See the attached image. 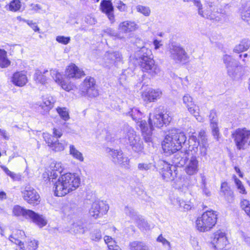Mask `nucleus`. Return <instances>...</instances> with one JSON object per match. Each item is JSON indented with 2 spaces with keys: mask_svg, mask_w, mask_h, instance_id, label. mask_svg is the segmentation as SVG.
Returning a JSON list of instances; mask_svg holds the SVG:
<instances>
[{
  "mask_svg": "<svg viewBox=\"0 0 250 250\" xmlns=\"http://www.w3.org/2000/svg\"><path fill=\"white\" fill-rule=\"evenodd\" d=\"M126 115L130 116L135 121L137 127L140 128L146 142L151 141L152 131L154 127L161 128L164 125H168L172 120L169 113L162 112L161 107L155 108L153 113L149 114V126L145 120H141L142 113L137 108H131Z\"/></svg>",
  "mask_w": 250,
  "mask_h": 250,
  "instance_id": "nucleus-1",
  "label": "nucleus"
},
{
  "mask_svg": "<svg viewBox=\"0 0 250 250\" xmlns=\"http://www.w3.org/2000/svg\"><path fill=\"white\" fill-rule=\"evenodd\" d=\"M63 169L61 163L53 162L50 164L48 174L49 181L54 184V194L58 197L75 190L81 183L80 177L74 174L66 173L60 176Z\"/></svg>",
  "mask_w": 250,
  "mask_h": 250,
  "instance_id": "nucleus-2",
  "label": "nucleus"
},
{
  "mask_svg": "<svg viewBox=\"0 0 250 250\" xmlns=\"http://www.w3.org/2000/svg\"><path fill=\"white\" fill-rule=\"evenodd\" d=\"M186 139L184 133L179 129H171L162 144L164 152L168 154L174 153L181 149L182 144L186 142Z\"/></svg>",
  "mask_w": 250,
  "mask_h": 250,
  "instance_id": "nucleus-3",
  "label": "nucleus"
},
{
  "mask_svg": "<svg viewBox=\"0 0 250 250\" xmlns=\"http://www.w3.org/2000/svg\"><path fill=\"white\" fill-rule=\"evenodd\" d=\"M12 212L15 216H22L25 219L31 220L40 228H42L47 224V221L42 215L32 210L26 209L20 206H15L13 208Z\"/></svg>",
  "mask_w": 250,
  "mask_h": 250,
  "instance_id": "nucleus-4",
  "label": "nucleus"
},
{
  "mask_svg": "<svg viewBox=\"0 0 250 250\" xmlns=\"http://www.w3.org/2000/svg\"><path fill=\"white\" fill-rule=\"evenodd\" d=\"M123 138L125 142L131 146L136 151H140L143 148V142L139 135L136 134L134 129L127 124H125L123 127Z\"/></svg>",
  "mask_w": 250,
  "mask_h": 250,
  "instance_id": "nucleus-5",
  "label": "nucleus"
},
{
  "mask_svg": "<svg viewBox=\"0 0 250 250\" xmlns=\"http://www.w3.org/2000/svg\"><path fill=\"white\" fill-rule=\"evenodd\" d=\"M216 222V212L213 210H208L197 218L196 222V227L200 231H207L214 226Z\"/></svg>",
  "mask_w": 250,
  "mask_h": 250,
  "instance_id": "nucleus-6",
  "label": "nucleus"
},
{
  "mask_svg": "<svg viewBox=\"0 0 250 250\" xmlns=\"http://www.w3.org/2000/svg\"><path fill=\"white\" fill-rule=\"evenodd\" d=\"M229 75L233 79L239 78L243 74L242 67L238 66L237 61L231 56L225 55L223 57Z\"/></svg>",
  "mask_w": 250,
  "mask_h": 250,
  "instance_id": "nucleus-7",
  "label": "nucleus"
},
{
  "mask_svg": "<svg viewBox=\"0 0 250 250\" xmlns=\"http://www.w3.org/2000/svg\"><path fill=\"white\" fill-rule=\"evenodd\" d=\"M106 151L114 164L125 168H129V160L124 155L122 150L107 148Z\"/></svg>",
  "mask_w": 250,
  "mask_h": 250,
  "instance_id": "nucleus-8",
  "label": "nucleus"
},
{
  "mask_svg": "<svg viewBox=\"0 0 250 250\" xmlns=\"http://www.w3.org/2000/svg\"><path fill=\"white\" fill-rule=\"evenodd\" d=\"M80 91L81 94L84 96L97 97L99 93L95 79L90 77H86L80 86Z\"/></svg>",
  "mask_w": 250,
  "mask_h": 250,
  "instance_id": "nucleus-9",
  "label": "nucleus"
},
{
  "mask_svg": "<svg viewBox=\"0 0 250 250\" xmlns=\"http://www.w3.org/2000/svg\"><path fill=\"white\" fill-rule=\"evenodd\" d=\"M198 13L201 17L210 20L220 21L221 19L222 13L218 12L216 6L212 2H208L204 9L203 10L202 6L201 9H199Z\"/></svg>",
  "mask_w": 250,
  "mask_h": 250,
  "instance_id": "nucleus-10",
  "label": "nucleus"
},
{
  "mask_svg": "<svg viewBox=\"0 0 250 250\" xmlns=\"http://www.w3.org/2000/svg\"><path fill=\"white\" fill-rule=\"evenodd\" d=\"M21 194L23 199L29 204L37 205L41 201L40 195L30 185H26L22 189Z\"/></svg>",
  "mask_w": 250,
  "mask_h": 250,
  "instance_id": "nucleus-11",
  "label": "nucleus"
},
{
  "mask_svg": "<svg viewBox=\"0 0 250 250\" xmlns=\"http://www.w3.org/2000/svg\"><path fill=\"white\" fill-rule=\"evenodd\" d=\"M237 148L240 150L244 148L245 145L250 138V131L245 129L238 128L231 134Z\"/></svg>",
  "mask_w": 250,
  "mask_h": 250,
  "instance_id": "nucleus-12",
  "label": "nucleus"
},
{
  "mask_svg": "<svg viewBox=\"0 0 250 250\" xmlns=\"http://www.w3.org/2000/svg\"><path fill=\"white\" fill-rule=\"evenodd\" d=\"M109 209V206L105 202L101 201L94 202L89 210L91 216L96 219L102 217L106 213Z\"/></svg>",
  "mask_w": 250,
  "mask_h": 250,
  "instance_id": "nucleus-13",
  "label": "nucleus"
},
{
  "mask_svg": "<svg viewBox=\"0 0 250 250\" xmlns=\"http://www.w3.org/2000/svg\"><path fill=\"white\" fill-rule=\"evenodd\" d=\"M43 138L48 146L55 151H62L67 146L65 141L62 140L59 142L58 139H55L53 136L47 133H43Z\"/></svg>",
  "mask_w": 250,
  "mask_h": 250,
  "instance_id": "nucleus-14",
  "label": "nucleus"
},
{
  "mask_svg": "<svg viewBox=\"0 0 250 250\" xmlns=\"http://www.w3.org/2000/svg\"><path fill=\"white\" fill-rule=\"evenodd\" d=\"M169 51L170 59L176 63L185 61L187 58V54L185 49L179 45L172 44Z\"/></svg>",
  "mask_w": 250,
  "mask_h": 250,
  "instance_id": "nucleus-15",
  "label": "nucleus"
},
{
  "mask_svg": "<svg viewBox=\"0 0 250 250\" xmlns=\"http://www.w3.org/2000/svg\"><path fill=\"white\" fill-rule=\"evenodd\" d=\"M139 65L144 72H146L153 76L159 72L160 69L155 64L152 57L139 62Z\"/></svg>",
  "mask_w": 250,
  "mask_h": 250,
  "instance_id": "nucleus-16",
  "label": "nucleus"
},
{
  "mask_svg": "<svg viewBox=\"0 0 250 250\" xmlns=\"http://www.w3.org/2000/svg\"><path fill=\"white\" fill-rule=\"evenodd\" d=\"M228 243V239L225 233L218 230L214 233L211 244L215 249L223 250Z\"/></svg>",
  "mask_w": 250,
  "mask_h": 250,
  "instance_id": "nucleus-17",
  "label": "nucleus"
},
{
  "mask_svg": "<svg viewBox=\"0 0 250 250\" xmlns=\"http://www.w3.org/2000/svg\"><path fill=\"white\" fill-rule=\"evenodd\" d=\"M172 158V166L174 167H182L185 166L188 159L189 150H178Z\"/></svg>",
  "mask_w": 250,
  "mask_h": 250,
  "instance_id": "nucleus-18",
  "label": "nucleus"
},
{
  "mask_svg": "<svg viewBox=\"0 0 250 250\" xmlns=\"http://www.w3.org/2000/svg\"><path fill=\"white\" fill-rule=\"evenodd\" d=\"M183 101L188 111L198 120L199 108L194 104L192 98L188 94H185L183 97Z\"/></svg>",
  "mask_w": 250,
  "mask_h": 250,
  "instance_id": "nucleus-19",
  "label": "nucleus"
},
{
  "mask_svg": "<svg viewBox=\"0 0 250 250\" xmlns=\"http://www.w3.org/2000/svg\"><path fill=\"white\" fill-rule=\"evenodd\" d=\"M104 65L107 67H110L113 64L120 62L122 60V55L119 52H106L104 57Z\"/></svg>",
  "mask_w": 250,
  "mask_h": 250,
  "instance_id": "nucleus-20",
  "label": "nucleus"
},
{
  "mask_svg": "<svg viewBox=\"0 0 250 250\" xmlns=\"http://www.w3.org/2000/svg\"><path fill=\"white\" fill-rule=\"evenodd\" d=\"M100 9L112 23L114 22V7L111 0H102L100 3Z\"/></svg>",
  "mask_w": 250,
  "mask_h": 250,
  "instance_id": "nucleus-21",
  "label": "nucleus"
},
{
  "mask_svg": "<svg viewBox=\"0 0 250 250\" xmlns=\"http://www.w3.org/2000/svg\"><path fill=\"white\" fill-rule=\"evenodd\" d=\"M84 75L83 71L73 63L68 66L65 72V75L67 79H79Z\"/></svg>",
  "mask_w": 250,
  "mask_h": 250,
  "instance_id": "nucleus-22",
  "label": "nucleus"
},
{
  "mask_svg": "<svg viewBox=\"0 0 250 250\" xmlns=\"http://www.w3.org/2000/svg\"><path fill=\"white\" fill-rule=\"evenodd\" d=\"M185 170L189 175H193L198 171V161L196 156H192L186 162Z\"/></svg>",
  "mask_w": 250,
  "mask_h": 250,
  "instance_id": "nucleus-23",
  "label": "nucleus"
},
{
  "mask_svg": "<svg viewBox=\"0 0 250 250\" xmlns=\"http://www.w3.org/2000/svg\"><path fill=\"white\" fill-rule=\"evenodd\" d=\"M50 75L54 81L65 90L69 91L72 89L71 85L65 80L62 79V75L57 70H50Z\"/></svg>",
  "mask_w": 250,
  "mask_h": 250,
  "instance_id": "nucleus-24",
  "label": "nucleus"
},
{
  "mask_svg": "<svg viewBox=\"0 0 250 250\" xmlns=\"http://www.w3.org/2000/svg\"><path fill=\"white\" fill-rule=\"evenodd\" d=\"M163 167L160 172L163 179L166 181L172 180L174 179L172 170H175L174 169L175 167L172 166V165L170 166V164L165 161L163 162Z\"/></svg>",
  "mask_w": 250,
  "mask_h": 250,
  "instance_id": "nucleus-25",
  "label": "nucleus"
},
{
  "mask_svg": "<svg viewBox=\"0 0 250 250\" xmlns=\"http://www.w3.org/2000/svg\"><path fill=\"white\" fill-rule=\"evenodd\" d=\"M42 100V102L40 104V106L43 110L42 114H45L53 107L55 100L52 96L50 95L43 96Z\"/></svg>",
  "mask_w": 250,
  "mask_h": 250,
  "instance_id": "nucleus-26",
  "label": "nucleus"
},
{
  "mask_svg": "<svg viewBox=\"0 0 250 250\" xmlns=\"http://www.w3.org/2000/svg\"><path fill=\"white\" fill-rule=\"evenodd\" d=\"M138 27L135 21H125L119 24L118 29L121 32L127 33L136 30Z\"/></svg>",
  "mask_w": 250,
  "mask_h": 250,
  "instance_id": "nucleus-27",
  "label": "nucleus"
},
{
  "mask_svg": "<svg viewBox=\"0 0 250 250\" xmlns=\"http://www.w3.org/2000/svg\"><path fill=\"white\" fill-rule=\"evenodd\" d=\"M12 82L17 86L22 87L27 82L26 73L24 71L17 72L13 74Z\"/></svg>",
  "mask_w": 250,
  "mask_h": 250,
  "instance_id": "nucleus-28",
  "label": "nucleus"
},
{
  "mask_svg": "<svg viewBox=\"0 0 250 250\" xmlns=\"http://www.w3.org/2000/svg\"><path fill=\"white\" fill-rule=\"evenodd\" d=\"M221 192L223 193L225 200L229 203H232L234 200L233 192L228 186L227 182H223L221 186Z\"/></svg>",
  "mask_w": 250,
  "mask_h": 250,
  "instance_id": "nucleus-29",
  "label": "nucleus"
},
{
  "mask_svg": "<svg viewBox=\"0 0 250 250\" xmlns=\"http://www.w3.org/2000/svg\"><path fill=\"white\" fill-rule=\"evenodd\" d=\"M162 91L160 89H150L144 93L143 96L145 101L149 102H154L159 99L162 95Z\"/></svg>",
  "mask_w": 250,
  "mask_h": 250,
  "instance_id": "nucleus-30",
  "label": "nucleus"
},
{
  "mask_svg": "<svg viewBox=\"0 0 250 250\" xmlns=\"http://www.w3.org/2000/svg\"><path fill=\"white\" fill-rule=\"evenodd\" d=\"M70 230L74 234H83L87 230V229L82 221L78 220L72 224Z\"/></svg>",
  "mask_w": 250,
  "mask_h": 250,
  "instance_id": "nucleus-31",
  "label": "nucleus"
},
{
  "mask_svg": "<svg viewBox=\"0 0 250 250\" xmlns=\"http://www.w3.org/2000/svg\"><path fill=\"white\" fill-rule=\"evenodd\" d=\"M198 137L201 141L199 146L200 154L202 156H205L207 154V147H208L205 132L204 131H200Z\"/></svg>",
  "mask_w": 250,
  "mask_h": 250,
  "instance_id": "nucleus-32",
  "label": "nucleus"
},
{
  "mask_svg": "<svg viewBox=\"0 0 250 250\" xmlns=\"http://www.w3.org/2000/svg\"><path fill=\"white\" fill-rule=\"evenodd\" d=\"M135 57L139 62L152 57L151 51L146 47H142L135 53Z\"/></svg>",
  "mask_w": 250,
  "mask_h": 250,
  "instance_id": "nucleus-33",
  "label": "nucleus"
},
{
  "mask_svg": "<svg viewBox=\"0 0 250 250\" xmlns=\"http://www.w3.org/2000/svg\"><path fill=\"white\" fill-rule=\"evenodd\" d=\"M250 46V41L247 39L242 40L240 43L235 46L234 51L240 53L247 50Z\"/></svg>",
  "mask_w": 250,
  "mask_h": 250,
  "instance_id": "nucleus-34",
  "label": "nucleus"
},
{
  "mask_svg": "<svg viewBox=\"0 0 250 250\" xmlns=\"http://www.w3.org/2000/svg\"><path fill=\"white\" fill-rule=\"evenodd\" d=\"M21 6V3L20 0H12L5 6V8L7 10L16 12L20 11Z\"/></svg>",
  "mask_w": 250,
  "mask_h": 250,
  "instance_id": "nucleus-35",
  "label": "nucleus"
},
{
  "mask_svg": "<svg viewBox=\"0 0 250 250\" xmlns=\"http://www.w3.org/2000/svg\"><path fill=\"white\" fill-rule=\"evenodd\" d=\"M48 72V70H45L42 73L39 70H36L34 75V80L36 83L44 84L46 81V78L44 74Z\"/></svg>",
  "mask_w": 250,
  "mask_h": 250,
  "instance_id": "nucleus-36",
  "label": "nucleus"
},
{
  "mask_svg": "<svg viewBox=\"0 0 250 250\" xmlns=\"http://www.w3.org/2000/svg\"><path fill=\"white\" fill-rule=\"evenodd\" d=\"M11 62L7 57V52L4 49H0V67L6 68L10 65Z\"/></svg>",
  "mask_w": 250,
  "mask_h": 250,
  "instance_id": "nucleus-37",
  "label": "nucleus"
},
{
  "mask_svg": "<svg viewBox=\"0 0 250 250\" xmlns=\"http://www.w3.org/2000/svg\"><path fill=\"white\" fill-rule=\"evenodd\" d=\"M130 250H150L144 242L135 241L130 243Z\"/></svg>",
  "mask_w": 250,
  "mask_h": 250,
  "instance_id": "nucleus-38",
  "label": "nucleus"
},
{
  "mask_svg": "<svg viewBox=\"0 0 250 250\" xmlns=\"http://www.w3.org/2000/svg\"><path fill=\"white\" fill-rule=\"evenodd\" d=\"M200 142L197 139L194 135H191L188 139L189 150H193L197 152L198 150V146Z\"/></svg>",
  "mask_w": 250,
  "mask_h": 250,
  "instance_id": "nucleus-39",
  "label": "nucleus"
},
{
  "mask_svg": "<svg viewBox=\"0 0 250 250\" xmlns=\"http://www.w3.org/2000/svg\"><path fill=\"white\" fill-rule=\"evenodd\" d=\"M124 212L127 216H129L131 219L134 220L135 221L141 216L138 214L137 212L136 211L134 208L131 207H129L128 206L125 207Z\"/></svg>",
  "mask_w": 250,
  "mask_h": 250,
  "instance_id": "nucleus-40",
  "label": "nucleus"
},
{
  "mask_svg": "<svg viewBox=\"0 0 250 250\" xmlns=\"http://www.w3.org/2000/svg\"><path fill=\"white\" fill-rule=\"evenodd\" d=\"M135 222L137 227L142 230H147L150 229L149 224L141 215L135 221Z\"/></svg>",
  "mask_w": 250,
  "mask_h": 250,
  "instance_id": "nucleus-41",
  "label": "nucleus"
},
{
  "mask_svg": "<svg viewBox=\"0 0 250 250\" xmlns=\"http://www.w3.org/2000/svg\"><path fill=\"white\" fill-rule=\"evenodd\" d=\"M240 16L244 21L250 25V6L248 8H243L241 9Z\"/></svg>",
  "mask_w": 250,
  "mask_h": 250,
  "instance_id": "nucleus-42",
  "label": "nucleus"
},
{
  "mask_svg": "<svg viewBox=\"0 0 250 250\" xmlns=\"http://www.w3.org/2000/svg\"><path fill=\"white\" fill-rule=\"evenodd\" d=\"M69 153L75 159H76L81 162H83V157L82 153L78 150L74 146H70Z\"/></svg>",
  "mask_w": 250,
  "mask_h": 250,
  "instance_id": "nucleus-43",
  "label": "nucleus"
},
{
  "mask_svg": "<svg viewBox=\"0 0 250 250\" xmlns=\"http://www.w3.org/2000/svg\"><path fill=\"white\" fill-rule=\"evenodd\" d=\"M104 241L107 244L108 250H113L115 249H119V247L116 245V242L113 238L109 236L104 237Z\"/></svg>",
  "mask_w": 250,
  "mask_h": 250,
  "instance_id": "nucleus-44",
  "label": "nucleus"
},
{
  "mask_svg": "<svg viewBox=\"0 0 250 250\" xmlns=\"http://www.w3.org/2000/svg\"><path fill=\"white\" fill-rule=\"evenodd\" d=\"M210 125L212 129V135L216 140H218L220 138V133L218 127V121L210 122Z\"/></svg>",
  "mask_w": 250,
  "mask_h": 250,
  "instance_id": "nucleus-45",
  "label": "nucleus"
},
{
  "mask_svg": "<svg viewBox=\"0 0 250 250\" xmlns=\"http://www.w3.org/2000/svg\"><path fill=\"white\" fill-rule=\"evenodd\" d=\"M114 4L117 9L121 12H126L128 10V6L120 0H114Z\"/></svg>",
  "mask_w": 250,
  "mask_h": 250,
  "instance_id": "nucleus-46",
  "label": "nucleus"
},
{
  "mask_svg": "<svg viewBox=\"0 0 250 250\" xmlns=\"http://www.w3.org/2000/svg\"><path fill=\"white\" fill-rule=\"evenodd\" d=\"M57 111L61 118L64 121H67L69 119V116L68 111L65 107H58Z\"/></svg>",
  "mask_w": 250,
  "mask_h": 250,
  "instance_id": "nucleus-47",
  "label": "nucleus"
},
{
  "mask_svg": "<svg viewBox=\"0 0 250 250\" xmlns=\"http://www.w3.org/2000/svg\"><path fill=\"white\" fill-rule=\"evenodd\" d=\"M90 237L92 240L99 241L102 237L101 230L98 229H94L90 232Z\"/></svg>",
  "mask_w": 250,
  "mask_h": 250,
  "instance_id": "nucleus-48",
  "label": "nucleus"
},
{
  "mask_svg": "<svg viewBox=\"0 0 250 250\" xmlns=\"http://www.w3.org/2000/svg\"><path fill=\"white\" fill-rule=\"evenodd\" d=\"M3 170L7 175L10 176L11 179H12L13 181H19L21 180V177L20 174H16L13 172L11 171L6 167L3 168Z\"/></svg>",
  "mask_w": 250,
  "mask_h": 250,
  "instance_id": "nucleus-49",
  "label": "nucleus"
},
{
  "mask_svg": "<svg viewBox=\"0 0 250 250\" xmlns=\"http://www.w3.org/2000/svg\"><path fill=\"white\" fill-rule=\"evenodd\" d=\"M241 208L250 217V202L246 199H243L240 203Z\"/></svg>",
  "mask_w": 250,
  "mask_h": 250,
  "instance_id": "nucleus-50",
  "label": "nucleus"
},
{
  "mask_svg": "<svg viewBox=\"0 0 250 250\" xmlns=\"http://www.w3.org/2000/svg\"><path fill=\"white\" fill-rule=\"evenodd\" d=\"M137 11L143 14L145 16H149L150 14V10L148 7L139 5L136 6Z\"/></svg>",
  "mask_w": 250,
  "mask_h": 250,
  "instance_id": "nucleus-51",
  "label": "nucleus"
},
{
  "mask_svg": "<svg viewBox=\"0 0 250 250\" xmlns=\"http://www.w3.org/2000/svg\"><path fill=\"white\" fill-rule=\"evenodd\" d=\"M157 241L161 243L167 250H171V245L170 242L164 238L162 234L160 235L157 238Z\"/></svg>",
  "mask_w": 250,
  "mask_h": 250,
  "instance_id": "nucleus-52",
  "label": "nucleus"
},
{
  "mask_svg": "<svg viewBox=\"0 0 250 250\" xmlns=\"http://www.w3.org/2000/svg\"><path fill=\"white\" fill-rule=\"evenodd\" d=\"M56 40L58 42L66 45L70 42V38L63 36H58L56 37Z\"/></svg>",
  "mask_w": 250,
  "mask_h": 250,
  "instance_id": "nucleus-53",
  "label": "nucleus"
},
{
  "mask_svg": "<svg viewBox=\"0 0 250 250\" xmlns=\"http://www.w3.org/2000/svg\"><path fill=\"white\" fill-rule=\"evenodd\" d=\"M235 183L237 187V188L239 190V192L242 194H246V191L245 190V188L243 185L242 184L241 181L238 179L235 176Z\"/></svg>",
  "mask_w": 250,
  "mask_h": 250,
  "instance_id": "nucleus-54",
  "label": "nucleus"
},
{
  "mask_svg": "<svg viewBox=\"0 0 250 250\" xmlns=\"http://www.w3.org/2000/svg\"><path fill=\"white\" fill-rule=\"evenodd\" d=\"M38 241L33 240L28 242L27 248L29 250H36L38 248Z\"/></svg>",
  "mask_w": 250,
  "mask_h": 250,
  "instance_id": "nucleus-55",
  "label": "nucleus"
},
{
  "mask_svg": "<svg viewBox=\"0 0 250 250\" xmlns=\"http://www.w3.org/2000/svg\"><path fill=\"white\" fill-rule=\"evenodd\" d=\"M53 134L55 139H58L62 137V130L60 129L54 128L53 129Z\"/></svg>",
  "mask_w": 250,
  "mask_h": 250,
  "instance_id": "nucleus-56",
  "label": "nucleus"
},
{
  "mask_svg": "<svg viewBox=\"0 0 250 250\" xmlns=\"http://www.w3.org/2000/svg\"><path fill=\"white\" fill-rule=\"evenodd\" d=\"M85 22L90 25L95 24L96 21L95 19L91 15H87L85 17Z\"/></svg>",
  "mask_w": 250,
  "mask_h": 250,
  "instance_id": "nucleus-57",
  "label": "nucleus"
},
{
  "mask_svg": "<svg viewBox=\"0 0 250 250\" xmlns=\"http://www.w3.org/2000/svg\"><path fill=\"white\" fill-rule=\"evenodd\" d=\"M138 168L140 170H147L151 168L150 164L140 163L138 164Z\"/></svg>",
  "mask_w": 250,
  "mask_h": 250,
  "instance_id": "nucleus-58",
  "label": "nucleus"
},
{
  "mask_svg": "<svg viewBox=\"0 0 250 250\" xmlns=\"http://www.w3.org/2000/svg\"><path fill=\"white\" fill-rule=\"evenodd\" d=\"M210 122L218 121L216 112L214 110H211L209 115Z\"/></svg>",
  "mask_w": 250,
  "mask_h": 250,
  "instance_id": "nucleus-59",
  "label": "nucleus"
},
{
  "mask_svg": "<svg viewBox=\"0 0 250 250\" xmlns=\"http://www.w3.org/2000/svg\"><path fill=\"white\" fill-rule=\"evenodd\" d=\"M10 240L12 242H13L17 245H18L19 247H21V246H22L23 244V243L20 240L14 237L12 235H10Z\"/></svg>",
  "mask_w": 250,
  "mask_h": 250,
  "instance_id": "nucleus-60",
  "label": "nucleus"
},
{
  "mask_svg": "<svg viewBox=\"0 0 250 250\" xmlns=\"http://www.w3.org/2000/svg\"><path fill=\"white\" fill-rule=\"evenodd\" d=\"M192 2L194 5L197 8L198 12L199 11V9L202 8V4L200 0H188V2Z\"/></svg>",
  "mask_w": 250,
  "mask_h": 250,
  "instance_id": "nucleus-61",
  "label": "nucleus"
},
{
  "mask_svg": "<svg viewBox=\"0 0 250 250\" xmlns=\"http://www.w3.org/2000/svg\"><path fill=\"white\" fill-rule=\"evenodd\" d=\"M105 34H106L110 36L117 37V33H116L111 28H107L104 30Z\"/></svg>",
  "mask_w": 250,
  "mask_h": 250,
  "instance_id": "nucleus-62",
  "label": "nucleus"
},
{
  "mask_svg": "<svg viewBox=\"0 0 250 250\" xmlns=\"http://www.w3.org/2000/svg\"><path fill=\"white\" fill-rule=\"evenodd\" d=\"M27 24L35 31H39L40 29L35 23H33L31 21H27Z\"/></svg>",
  "mask_w": 250,
  "mask_h": 250,
  "instance_id": "nucleus-63",
  "label": "nucleus"
},
{
  "mask_svg": "<svg viewBox=\"0 0 250 250\" xmlns=\"http://www.w3.org/2000/svg\"><path fill=\"white\" fill-rule=\"evenodd\" d=\"M190 243L193 246V247H194L195 249L197 247L196 249V250H199V248H198V242H197L196 239L195 238H191L190 239Z\"/></svg>",
  "mask_w": 250,
  "mask_h": 250,
  "instance_id": "nucleus-64",
  "label": "nucleus"
}]
</instances>
